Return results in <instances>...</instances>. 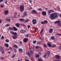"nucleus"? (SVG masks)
Returning a JSON list of instances; mask_svg holds the SVG:
<instances>
[{"label": "nucleus", "mask_w": 61, "mask_h": 61, "mask_svg": "<svg viewBox=\"0 0 61 61\" xmlns=\"http://www.w3.org/2000/svg\"><path fill=\"white\" fill-rule=\"evenodd\" d=\"M58 17V14L56 13L51 14L50 15L51 18L52 19H55V18H57Z\"/></svg>", "instance_id": "nucleus-1"}, {"label": "nucleus", "mask_w": 61, "mask_h": 61, "mask_svg": "<svg viewBox=\"0 0 61 61\" xmlns=\"http://www.w3.org/2000/svg\"><path fill=\"white\" fill-rule=\"evenodd\" d=\"M61 21H57L55 22V24L57 23L58 25L60 27H61V23H60Z\"/></svg>", "instance_id": "nucleus-2"}, {"label": "nucleus", "mask_w": 61, "mask_h": 61, "mask_svg": "<svg viewBox=\"0 0 61 61\" xmlns=\"http://www.w3.org/2000/svg\"><path fill=\"white\" fill-rule=\"evenodd\" d=\"M50 53V52L49 51H48L47 53L44 56L45 58H47L49 56V53Z\"/></svg>", "instance_id": "nucleus-3"}, {"label": "nucleus", "mask_w": 61, "mask_h": 61, "mask_svg": "<svg viewBox=\"0 0 61 61\" xmlns=\"http://www.w3.org/2000/svg\"><path fill=\"white\" fill-rule=\"evenodd\" d=\"M56 58L57 60H59L60 59L61 56L58 55H56Z\"/></svg>", "instance_id": "nucleus-4"}, {"label": "nucleus", "mask_w": 61, "mask_h": 61, "mask_svg": "<svg viewBox=\"0 0 61 61\" xmlns=\"http://www.w3.org/2000/svg\"><path fill=\"white\" fill-rule=\"evenodd\" d=\"M24 7L23 5H22L20 7V11H23L24 9Z\"/></svg>", "instance_id": "nucleus-5"}, {"label": "nucleus", "mask_w": 61, "mask_h": 61, "mask_svg": "<svg viewBox=\"0 0 61 61\" xmlns=\"http://www.w3.org/2000/svg\"><path fill=\"white\" fill-rule=\"evenodd\" d=\"M32 21L33 22V24L34 25H35L37 22L36 20L34 19Z\"/></svg>", "instance_id": "nucleus-6"}, {"label": "nucleus", "mask_w": 61, "mask_h": 61, "mask_svg": "<svg viewBox=\"0 0 61 61\" xmlns=\"http://www.w3.org/2000/svg\"><path fill=\"white\" fill-rule=\"evenodd\" d=\"M54 12L52 10H48L47 11L48 14H50L51 13H52Z\"/></svg>", "instance_id": "nucleus-7"}, {"label": "nucleus", "mask_w": 61, "mask_h": 61, "mask_svg": "<svg viewBox=\"0 0 61 61\" xmlns=\"http://www.w3.org/2000/svg\"><path fill=\"white\" fill-rule=\"evenodd\" d=\"M42 14L44 16H46V12L45 11H43L42 13Z\"/></svg>", "instance_id": "nucleus-8"}, {"label": "nucleus", "mask_w": 61, "mask_h": 61, "mask_svg": "<svg viewBox=\"0 0 61 61\" xmlns=\"http://www.w3.org/2000/svg\"><path fill=\"white\" fill-rule=\"evenodd\" d=\"M53 31V30L52 28L50 29L49 31V33H52Z\"/></svg>", "instance_id": "nucleus-9"}, {"label": "nucleus", "mask_w": 61, "mask_h": 61, "mask_svg": "<svg viewBox=\"0 0 61 61\" xmlns=\"http://www.w3.org/2000/svg\"><path fill=\"white\" fill-rule=\"evenodd\" d=\"M9 11L7 10H5L4 11V14L5 15H7L8 14Z\"/></svg>", "instance_id": "nucleus-10"}, {"label": "nucleus", "mask_w": 61, "mask_h": 61, "mask_svg": "<svg viewBox=\"0 0 61 61\" xmlns=\"http://www.w3.org/2000/svg\"><path fill=\"white\" fill-rule=\"evenodd\" d=\"M48 46L49 47H51V45L50 42H48L47 43Z\"/></svg>", "instance_id": "nucleus-11"}, {"label": "nucleus", "mask_w": 61, "mask_h": 61, "mask_svg": "<svg viewBox=\"0 0 61 61\" xmlns=\"http://www.w3.org/2000/svg\"><path fill=\"white\" fill-rule=\"evenodd\" d=\"M31 12L32 13H34L35 14H37V12L35 10H32L31 11Z\"/></svg>", "instance_id": "nucleus-12"}, {"label": "nucleus", "mask_w": 61, "mask_h": 61, "mask_svg": "<svg viewBox=\"0 0 61 61\" xmlns=\"http://www.w3.org/2000/svg\"><path fill=\"white\" fill-rule=\"evenodd\" d=\"M15 25L17 27H20V24L18 23L16 24Z\"/></svg>", "instance_id": "nucleus-13"}, {"label": "nucleus", "mask_w": 61, "mask_h": 61, "mask_svg": "<svg viewBox=\"0 0 61 61\" xmlns=\"http://www.w3.org/2000/svg\"><path fill=\"white\" fill-rule=\"evenodd\" d=\"M28 40V39H25L24 40V42H25V43H26V42Z\"/></svg>", "instance_id": "nucleus-14"}, {"label": "nucleus", "mask_w": 61, "mask_h": 61, "mask_svg": "<svg viewBox=\"0 0 61 61\" xmlns=\"http://www.w3.org/2000/svg\"><path fill=\"white\" fill-rule=\"evenodd\" d=\"M20 32L21 33H24V32H25V31L23 30H21L20 31Z\"/></svg>", "instance_id": "nucleus-15"}, {"label": "nucleus", "mask_w": 61, "mask_h": 61, "mask_svg": "<svg viewBox=\"0 0 61 61\" xmlns=\"http://www.w3.org/2000/svg\"><path fill=\"white\" fill-rule=\"evenodd\" d=\"M44 30V29H43L42 30H41V32H40V34L41 36L42 35V32Z\"/></svg>", "instance_id": "nucleus-16"}, {"label": "nucleus", "mask_w": 61, "mask_h": 61, "mask_svg": "<svg viewBox=\"0 0 61 61\" xmlns=\"http://www.w3.org/2000/svg\"><path fill=\"white\" fill-rule=\"evenodd\" d=\"M13 28L14 29V30L16 31L17 30V29L14 27H13Z\"/></svg>", "instance_id": "nucleus-17"}, {"label": "nucleus", "mask_w": 61, "mask_h": 61, "mask_svg": "<svg viewBox=\"0 0 61 61\" xmlns=\"http://www.w3.org/2000/svg\"><path fill=\"white\" fill-rule=\"evenodd\" d=\"M3 50V47H0V51H1Z\"/></svg>", "instance_id": "nucleus-18"}, {"label": "nucleus", "mask_w": 61, "mask_h": 61, "mask_svg": "<svg viewBox=\"0 0 61 61\" xmlns=\"http://www.w3.org/2000/svg\"><path fill=\"white\" fill-rule=\"evenodd\" d=\"M14 47H15V48H16L17 49H18V47L17 45H14Z\"/></svg>", "instance_id": "nucleus-19"}, {"label": "nucleus", "mask_w": 61, "mask_h": 61, "mask_svg": "<svg viewBox=\"0 0 61 61\" xmlns=\"http://www.w3.org/2000/svg\"><path fill=\"white\" fill-rule=\"evenodd\" d=\"M28 54L29 56H31V55L30 53V52H29L28 53Z\"/></svg>", "instance_id": "nucleus-20"}, {"label": "nucleus", "mask_w": 61, "mask_h": 61, "mask_svg": "<svg viewBox=\"0 0 61 61\" xmlns=\"http://www.w3.org/2000/svg\"><path fill=\"white\" fill-rule=\"evenodd\" d=\"M36 58H39V54H36Z\"/></svg>", "instance_id": "nucleus-21"}, {"label": "nucleus", "mask_w": 61, "mask_h": 61, "mask_svg": "<svg viewBox=\"0 0 61 61\" xmlns=\"http://www.w3.org/2000/svg\"><path fill=\"white\" fill-rule=\"evenodd\" d=\"M17 14V13H16V12H15L14 13V14L15 15H14V16L13 17L14 18H15L16 17V16L15 15H16Z\"/></svg>", "instance_id": "nucleus-22"}, {"label": "nucleus", "mask_w": 61, "mask_h": 61, "mask_svg": "<svg viewBox=\"0 0 61 61\" xmlns=\"http://www.w3.org/2000/svg\"><path fill=\"white\" fill-rule=\"evenodd\" d=\"M6 20L8 22L10 21V19L8 18H6Z\"/></svg>", "instance_id": "nucleus-23"}, {"label": "nucleus", "mask_w": 61, "mask_h": 61, "mask_svg": "<svg viewBox=\"0 0 61 61\" xmlns=\"http://www.w3.org/2000/svg\"><path fill=\"white\" fill-rule=\"evenodd\" d=\"M5 45L8 48V46L9 44H8L5 43Z\"/></svg>", "instance_id": "nucleus-24"}, {"label": "nucleus", "mask_w": 61, "mask_h": 61, "mask_svg": "<svg viewBox=\"0 0 61 61\" xmlns=\"http://www.w3.org/2000/svg\"><path fill=\"white\" fill-rule=\"evenodd\" d=\"M20 20L21 21H24V19H20Z\"/></svg>", "instance_id": "nucleus-25"}, {"label": "nucleus", "mask_w": 61, "mask_h": 61, "mask_svg": "<svg viewBox=\"0 0 61 61\" xmlns=\"http://www.w3.org/2000/svg\"><path fill=\"white\" fill-rule=\"evenodd\" d=\"M19 51L20 52H21L22 51V50L21 49H19Z\"/></svg>", "instance_id": "nucleus-26"}, {"label": "nucleus", "mask_w": 61, "mask_h": 61, "mask_svg": "<svg viewBox=\"0 0 61 61\" xmlns=\"http://www.w3.org/2000/svg\"><path fill=\"white\" fill-rule=\"evenodd\" d=\"M24 16H25L26 15H27V12H24Z\"/></svg>", "instance_id": "nucleus-27"}, {"label": "nucleus", "mask_w": 61, "mask_h": 61, "mask_svg": "<svg viewBox=\"0 0 61 61\" xmlns=\"http://www.w3.org/2000/svg\"><path fill=\"white\" fill-rule=\"evenodd\" d=\"M51 40H54V41H56L57 39L56 38H51Z\"/></svg>", "instance_id": "nucleus-28"}, {"label": "nucleus", "mask_w": 61, "mask_h": 61, "mask_svg": "<svg viewBox=\"0 0 61 61\" xmlns=\"http://www.w3.org/2000/svg\"><path fill=\"white\" fill-rule=\"evenodd\" d=\"M13 35H14V36H16L17 33L16 32H14Z\"/></svg>", "instance_id": "nucleus-29"}, {"label": "nucleus", "mask_w": 61, "mask_h": 61, "mask_svg": "<svg viewBox=\"0 0 61 61\" xmlns=\"http://www.w3.org/2000/svg\"><path fill=\"white\" fill-rule=\"evenodd\" d=\"M56 46V45H53L52 46V48H53L54 47H55Z\"/></svg>", "instance_id": "nucleus-30"}, {"label": "nucleus", "mask_w": 61, "mask_h": 61, "mask_svg": "<svg viewBox=\"0 0 61 61\" xmlns=\"http://www.w3.org/2000/svg\"><path fill=\"white\" fill-rule=\"evenodd\" d=\"M45 24L47 23L48 22L47 20H45L44 21Z\"/></svg>", "instance_id": "nucleus-31"}, {"label": "nucleus", "mask_w": 61, "mask_h": 61, "mask_svg": "<svg viewBox=\"0 0 61 61\" xmlns=\"http://www.w3.org/2000/svg\"><path fill=\"white\" fill-rule=\"evenodd\" d=\"M37 28H36V29H35V30H33V32H34L35 33V32H36V31L37 30Z\"/></svg>", "instance_id": "nucleus-32"}, {"label": "nucleus", "mask_w": 61, "mask_h": 61, "mask_svg": "<svg viewBox=\"0 0 61 61\" xmlns=\"http://www.w3.org/2000/svg\"><path fill=\"white\" fill-rule=\"evenodd\" d=\"M26 20H25V22H27L29 20L28 19H26Z\"/></svg>", "instance_id": "nucleus-33"}, {"label": "nucleus", "mask_w": 61, "mask_h": 61, "mask_svg": "<svg viewBox=\"0 0 61 61\" xmlns=\"http://www.w3.org/2000/svg\"><path fill=\"white\" fill-rule=\"evenodd\" d=\"M9 29L10 30H13V28H12L11 27H9Z\"/></svg>", "instance_id": "nucleus-34"}, {"label": "nucleus", "mask_w": 61, "mask_h": 61, "mask_svg": "<svg viewBox=\"0 0 61 61\" xmlns=\"http://www.w3.org/2000/svg\"><path fill=\"white\" fill-rule=\"evenodd\" d=\"M44 46H45V48H47V46L46 44H45L44 43Z\"/></svg>", "instance_id": "nucleus-35"}, {"label": "nucleus", "mask_w": 61, "mask_h": 61, "mask_svg": "<svg viewBox=\"0 0 61 61\" xmlns=\"http://www.w3.org/2000/svg\"><path fill=\"white\" fill-rule=\"evenodd\" d=\"M41 23L43 24H45L44 23V21L43 22H42V21L41 22Z\"/></svg>", "instance_id": "nucleus-36"}, {"label": "nucleus", "mask_w": 61, "mask_h": 61, "mask_svg": "<svg viewBox=\"0 0 61 61\" xmlns=\"http://www.w3.org/2000/svg\"><path fill=\"white\" fill-rule=\"evenodd\" d=\"M10 25V24H8L7 25H6L5 26L6 27H8Z\"/></svg>", "instance_id": "nucleus-37"}, {"label": "nucleus", "mask_w": 61, "mask_h": 61, "mask_svg": "<svg viewBox=\"0 0 61 61\" xmlns=\"http://www.w3.org/2000/svg\"><path fill=\"white\" fill-rule=\"evenodd\" d=\"M10 50L11 51H12V48L11 47H10Z\"/></svg>", "instance_id": "nucleus-38"}, {"label": "nucleus", "mask_w": 61, "mask_h": 61, "mask_svg": "<svg viewBox=\"0 0 61 61\" xmlns=\"http://www.w3.org/2000/svg\"><path fill=\"white\" fill-rule=\"evenodd\" d=\"M57 35H58V36H61V34H59V33H57Z\"/></svg>", "instance_id": "nucleus-39"}, {"label": "nucleus", "mask_w": 61, "mask_h": 61, "mask_svg": "<svg viewBox=\"0 0 61 61\" xmlns=\"http://www.w3.org/2000/svg\"><path fill=\"white\" fill-rule=\"evenodd\" d=\"M38 61H42L41 59L39 58L38 59Z\"/></svg>", "instance_id": "nucleus-40"}, {"label": "nucleus", "mask_w": 61, "mask_h": 61, "mask_svg": "<svg viewBox=\"0 0 61 61\" xmlns=\"http://www.w3.org/2000/svg\"><path fill=\"white\" fill-rule=\"evenodd\" d=\"M31 53H32V54H33L34 53L33 52V50H31L30 51Z\"/></svg>", "instance_id": "nucleus-41"}, {"label": "nucleus", "mask_w": 61, "mask_h": 61, "mask_svg": "<svg viewBox=\"0 0 61 61\" xmlns=\"http://www.w3.org/2000/svg\"><path fill=\"white\" fill-rule=\"evenodd\" d=\"M36 41H33V43L34 44H36Z\"/></svg>", "instance_id": "nucleus-42"}, {"label": "nucleus", "mask_w": 61, "mask_h": 61, "mask_svg": "<svg viewBox=\"0 0 61 61\" xmlns=\"http://www.w3.org/2000/svg\"><path fill=\"white\" fill-rule=\"evenodd\" d=\"M15 55H13V56H12V58H14L15 57Z\"/></svg>", "instance_id": "nucleus-43"}, {"label": "nucleus", "mask_w": 61, "mask_h": 61, "mask_svg": "<svg viewBox=\"0 0 61 61\" xmlns=\"http://www.w3.org/2000/svg\"><path fill=\"white\" fill-rule=\"evenodd\" d=\"M6 42H9V41L8 40H5Z\"/></svg>", "instance_id": "nucleus-44"}, {"label": "nucleus", "mask_w": 61, "mask_h": 61, "mask_svg": "<svg viewBox=\"0 0 61 61\" xmlns=\"http://www.w3.org/2000/svg\"><path fill=\"white\" fill-rule=\"evenodd\" d=\"M25 36H26V37H28V34H27L26 35H25Z\"/></svg>", "instance_id": "nucleus-45"}, {"label": "nucleus", "mask_w": 61, "mask_h": 61, "mask_svg": "<svg viewBox=\"0 0 61 61\" xmlns=\"http://www.w3.org/2000/svg\"><path fill=\"white\" fill-rule=\"evenodd\" d=\"M10 33L11 34H13V35L14 32L13 31H10Z\"/></svg>", "instance_id": "nucleus-46"}, {"label": "nucleus", "mask_w": 61, "mask_h": 61, "mask_svg": "<svg viewBox=\"0 0 61 61\" xmlns=\"http://www.w3.org/2000/svg\"><path fill=\"white\" fill-rule=\"evenodd\" d=\"M28 28L29 29V28L30 27V25H28Z\"/></svg>", "instance_id": "nucleus-47"}, {"label": "nucleus", "mask_w": 61, "mask_h": 61, "mask_svg": "<svg viewBox=\"0 0 61 61\" xmlns=\"http://www.w3.org/2000/svg\"><path fill=\"white\" fill-rule=\"evenodd\" d=\"M41 43V42L39 41H38L37 42V43H38V44H40Z\"/></svg>", "instance_id": "nucleus-48"}, {"label": "nucleus", "mask_w": 61, "mask_h": 61, "mask_svg": "<svg viewBox=\"0 0 61 61\" xmlns=\"http://www.w3.org/2000/svg\"><path fill=\"white\" fill-rule=\"evenodd\" d=\"M25 61H30L29 60L27 59H25Z\"/></svg>", "instance_id": "nucleus-49"}, {"label": "nucleus", "mask_w": 61, "mask_h": 61, "mask_svg": "<svg viewBox=\"0 0 61 61\" xmlns=\"http://www.w3.org/2000/svg\"><path fill=\"white\" fill-rule=\"evenodd\" d=\"M39 46H37L36 47V49H37L38 48H39Z\"/></svg>", "instance_id": "nucleus-50"}, {"label": "nucleus", "mask_w": 61, "mask_h": 61, "mask_svg": "<svg viewBox=\"0 0 61 61\" xmlns=\"http://www.w3.org/2000/svg\"><path fill=\"white\" fill-rule=\"evenodd\" d=\"M51 38H55V37L54 36H53L51 37Z\"/></svg>", "instance_id": "nucleus-51"}, {"label": "nucleus", "mask_w": 61, "mask_h": 61, "mask_svg": "<svg viewBox=\"0 0 61 61\" xmlns=\"http://www.w3.org/2000/svg\"><path fill=\"white\" fill-rule=\"evenodd\" d=\"M4 0H0V2H3Z\"/></svg>", "instance_id": "nucleus-52"}, {"label": "nucleus", "mask_w": 61, "mask_h": 61, "mask_svg": "<svg viewBox=\"0 0 61 61\" xmlns=\"http://www.w3.org/2000/svg\"><path fill=\"white\" fill-rule=\"evenodd\" d=\"M59 49H61V46H60L59 47Z\"/></svg>", "instance_id": "nucleus-53"}, {"label": "nucleus", "mask_w": 61, "mask_h": 61, "mask_svg": "<svg viewBox=\"0 0 61 61\" xmlns=\"http://www.w3.org/2000/svg\"><path fill=\"white\" fill-rule=\"evenodd\" d=\"M38 10H42V9L41 8H39L38 9Z\"/></svg>", "instance_id": "nucleus-54"}, {"label": "nucleus", "mask_w": 61, "mask_h": 61, "mask_svg": "<svg viewBox=\"0 0 61 61\" xmlns=\"http://www.w3.org/2000/svg\"><path fill=\"white\" fill-rule=\"evenodd\" d=\"M4 5H1L0 6L1 7H3Z\"/></svg>", "instance_id": "nucleus-55"}, {"label": "nucleus", "mask_w": 61, "mask_h": 61, "mask_svg": "<svg viewBox=\"0 0 61 61\" xmlns=\"http://www.w3.org/2000/svg\"><path fill=\"white\" fill-rule=\"evenodd\" d=\"M7 0H6L5 1V3L6 4H7Z\"/></svg>", "instance_id": "nucleus-56"}, {"label": "nucleus", "mask_w": 61, "mask_h": 61, "mask_svg": "<svg viewBox=\"0 0 61 61\" xmlns=\"http://www.w3.org/2000/svg\"><path fill=\"white\" fill-rule=\"evenodd\" d=\"M13 38H15L16 37L15 36H13Z\"/></svg>", "instance_id": "nucleus-57"}, {"label": "nucleus", "mask_w": 61, "mask_h": 61, "mask_svg": "<svg viewBox=\"0 0 61 61\" xmlns=\"http://www.w3.org/2000/svg\"><path fill=\"white\" fill-rule=\"evenodd\" d=\"M3 58H4L3 57H1L0 59L1 60H3Z\"/></svg>", "instance_id": "nucleus-58"}, {"label": "nucleus", "mask_w": 61, "mask_h": 61, "mask_svg": "<svg viewBox=\"0 0 61 61\" xmlns=\"http://www.w3.org/2000/svg\"><path fill=\"white\" fill-rule=\"evenodd\" d=\"M30 3H31L32 2V1L31 0H30Z\"/></svg>", "instance_id": "nucleus-59"}, {"label": "nucleus", "mask_w": 61, "mask_h": 61, "mask_svg": "<svg viewBox=\"0 0 61 61\" xmlns=\"http://www.w3.org/2000/svg\"><path fill=\"white\" fill-rule=\"evenodd\" d=\"M5 52V51H3L2 52V53H4Z\"/></svg>", "instance_id": "nucleus-60"}, {"label": "nucleus", "mask_w": 61, "mask_h": 61, "mask_svg": "<svg viewBox=\"0 0 61 61\" xmlns=\"http://www.w3.org/2000/svg\"><path fill=\"white\" fill-rule=\"evenodd\" d=\"M4 38V36H2V37L1 38Z\"/></svg>", "instance_id": "nucleus-61"}, {"label": "nucleus", "mask_w": 61, "mask_h": 61, "mask_svg": "<svg viewBox=\"0 0 61 61\" xmlns=\"http://www.w3.org/2000/svg\"><path fill=\"white\" fill-rule=\"evenodd\" d=\"M32 9V8L31 7L29 8V10H31Z\"/></svg>", "instance_id": "nucleus-62"}, {"label": "nucleus", "mask_w": 61, "mask_h": 61, "mask_svg": "<svg viewBox=\"0 0 61 61\" xmlns=\"http://www.w3.org/2000/svg\"><path fill=\"white\" fill-rule=\"evenodd\" d=\"M60 8H58V10H59V11H60Z\"/></svg>", "instance_id": "nucleus-63"}, {"label": "nucleus", "mask_w": 61, "mask_h": 61, "mask_svg": "<svg viewBox=\"0 0 61 61\" xmlns=\"http://www.w3.org/2000/svg\"><path fill=\"white\" fill-rule=\"evenodd\" d=\"M25 16L24 15H22V17H24V16Z\"/></svg>", "instance_id": "nucleus-64"}]
</instances>
